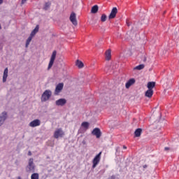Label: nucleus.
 Returning <instances> with one entry per match:
<instances>
[{
    "label": "nucleus",
    "instance_id": "nucleus-1",
    "mask_svg": "<svg viewBox=\"0 0 179 179\" xmlns=\"http://www.w3.org/2000/svg\"><path fill=\"white\" fill-rule=\"evenodd\" d=\"M51 96H52V92L50 90H46L44 91V92L42 94L41 100L43 103L45 101H48L50 99H51Z\"/></svg>",
    "mask_w": 179,
    "mask_h": 179
},
{
    "label": "nucleus",
    "instance_id": "nucleus-17",
    "mask_svg": "<svg viewBox=\"0 0 179 179\" xmlns=\"http://www.w3.org/2000/svg\"><path fill=\"white\" fill-rule=\"evenodd\" d=\"M76 65L79 69H82V68L85 66V64L80 60H77L76 62Z\"/></svg>",
    "mask_w": 179,
    "mask_h": 179
},
{
    "label": "nucleus",
    "instance_id": "nucleus-22",
    "mask_svg": "<svg viewBox=\"0 0 179 179\" xmlns=\"http://www.w3.org/2000/svg\"><path fill=\"white\" fill-rule=\"evenodd\" d=\"M145 68V64H139L138 66H136V67L134 68V71H141Z\"/></svg>",
    "mask_w": 179,
    "mask_h": 179
},
{
    "label": "nucleus",
    "instance_id": "nucleus-23",
    "mask_svg": "<svg viewBox=\"0 0 179 179\" xmlns=\"http://www.w3.org/2000/svg\"><path fill=\"white\" fill-rule=\"evenodd\" d=\"M31 40H33V37L31 36H29L26 41V45H25L26 48H27V47H29V45H30Z\"/></svg>",
    "mask_w": 179,
    "mask_h": 179
},
{
    "label": "nucleus",
    "instance_id": "nucleus-11",
    "mask_svg": "<svg viewBox=\"0 0 179 179\" xmlns=\"http://www.w3.org/2000/svg\"><path fill=\"white\" fill-rule=\"evenodd\" d=\"M118 13V9H117L116 7H114L112 10L111 13L109 15V19H114V17H115V16H117V13Z\"/></svg>",
    "mask_w": 179,
    "mask_h": 179
},
{
    "label": "nucleus",
    "instance_id": "nucleus-9",
    "mask_svg": "<svg viewBox=\"0 0 179 179\" xmlns=\"http://www.w3.org/2000/svg\"><path fill=\"white\" fill-rule=\"evenodd\" d=\"M64 135H65V133H64V131H62V129H58L55 130L54 133V138H55L56 139H58V138H62Z\"/></svg>",
    "mask_w": 179,
    "mask_h": 179
},
{
    "label": "nucleus",
    "instance_id": "nucleus-3",
    "mask_svg": "<svg viewBox=\"0 0 179 179\" xmlns=\"http://www.w3.org/2000/svg\"><path fill=\"white\" fill-rule=\"evenodd\" d=\"M101 152H100L99 154H97L94 159L92 160V169H96L97 166V164L100 163V160L101 159Z\"/></svg>",
    "mask_w": 179,
    "mask_h": 179
},
{
    "label": "nucleus",
    "instance_id": "nucleus-32",
    "mask_svg": "<svg viewBox=\"0 0 179 179\" xmlns=\"http://www.w3.org/2000/svg\"><path fill=\"white\" fill-rule=\"evenodd\" d=\"M123 149L127 150V146L123 145Z\"/></svg>",
    "mask_w": 179,
    "mask_h": 179
},
{
    "label": "nucleus",
    "instance_id": "nucleus-24",
    "mask_svg": "<svg viewBox=\"0 0 179 179\" xmlns=\"http://www.w3.org/2000/svg\"><path fill=\"white\" fill-rule=\"evenodd\" d=\"M81 126L83 127V128H85L86 129H87V128H89V122H84L82 123Z\"/></svg>",
    "mask_w": 179,
    "mask_h": 179
},
{
    "label": "nucleus",
    "instance_id": "nucleus-34",
    "mask_svg": "<svg viewBox=\"0 0 179 179\" xmlns=\"http://www.w3.org/2000/svg\"><path fill=\"white\" fill-rule=\"evenodd\" d=\"M111 178H112V179H114V178H115V176H111Z\"/></svg>",
    "mask_w": 179,
    "mask_h": 179
},
{
    "label": "nucleus",
    "instance_id": "nucleus-27",
    "mask_svg": "<svg viewBox=\"0 0 179 179\" xmlns=\"http://www.w3.org/2000/svg\"><path fill=\"white\" fill-rule=\"evenodd\" d=\"M50 5H51V3L50 2H48V3H45V6L43 8L45 9V10H48V8H50Z\"/></svg>",
    "mask_w": 179,
    "mask_h": 179
},
{
    "label": "nucleus",
    "instance_id": "nucleus-19",
    "mask_svg": "<svg viewBox=\"0 0 179 179\" xmlns=\"http://www.w3.org/2000/svg\"><path fill=\"white\" fill-rule=\"evenodd\" d=\"M37 33H38V25H37L34 29L31 31L30 36L31 37H34V36H36V34H37Z\"/></svg>",
    "mask_w": 179,
    "mask_h": 179
},
{
    "label": "nucleus",
    "instance_id": "nucleus-18",
    "mask_svg": "<svg viewBox=\"0 0 179 179\" xmlns=\"http://www.w3.org/2000/svg\"><path fill=\"white\" fill-rule=\"evenodd\" d=\"M6 79H8V68H6L3 71V83H5L6 82Z\"/></svg>",
    "mask_w": 179,
    "mask_h": 179
},
{
    "label": "nucleus",
    "instance_id": "nucleus-6",
    "mask_svg": "<svg viewBox=\"0 0 179 179\" xmlns=\"http://www.w3.org/2000/svg\"><path fill=\"white\" fill-rule=\"evenodd\" d=\"M69 20L73 26H78V20L76 19V13L72 12L70 14Z\"/></svg>",
    "mask_w": 179,
    "mask_h": 179
},
{
    "label": "nucleus",
    "instance_id": "nucleus-14",
    "mask_svg": "<svg viewBox=\"0 0 179 179\" xmlns=\"http://www.w3.org/2000/svg\"><path fill=\"white\" fill-rule=\"evenodd\" d=\"M145 97H148V99L152 98L153 96V90H148L145 94Z\"/></svg>",
    "mask_w": 179,
    "mask_h": 179
},
{
    "label": "nucleus",
    "instance_id": "nucleus-20",
    "mask_svg": "<svg viewBox=\"0 0 179 179\" xmlns=\"http://www.w3.org/2000/svg\"><path fill=\"white\" fill-rule=\"evenodd\" d=\"M141 134H142V129H137L134 131V135H135L136 138H139V136H141Z\"/></svg>",
    "mask_w": 179,
    "mask_h": 179
},
{
    "label": "nucleus",
    "instance_id": "nucleus-2",
    "mask_svg": "<svg viewBox=\"0 0 179 179\" xmlns=\"http://www.w3.org/2000/svg\"><path fill=\"white\" fill-rule=\"evenodd\" d=\"M36 170V166L34 165V160L33 158L29 159L28 162V165L26 167L27 173H34Z\"/></svg>",
    "mask_w": 179,
    "mask_h": 179
},
{
    "label": "nucleus",
    "instance_id": "nucleus-21",
    "mask_svg": "<svg viewBox=\"0 0 179 179\" xmlns=\"http://www.w3.org/2000/svg\"><path fill=\"white\" fill-rule=\"evenodd\" d=\"M97 12H99V6H97V5L94 6L91 9V13H97Z\"/></svg>",
    "mask_w": 179,
    "mask_h": 179
},
{
    "label": "nucleus",
    "instance_id": "nucleus-26",
    "mask_svg": "<svg viewBox=\"0 0 179 179\" xmlns=\"http://www.w3.org/2000/svg\"><path fill=\"white\" fill-rule=\"evenodd\" d=\"M107 20V15L106 14H103L101 17V22H106Z\"/></svg>",
    "mask_w": 179,
    "mask_h": 179
},
{
    "label": "nucleus",
    "instance_id": "nucleus-7",
    "mask_svg": "<svg viewBox=\"0 0 179 179\" xmlns=\"http://www.w3.org/2000/svg\"><path fill=\"white\" fill-rule=\"evenodd\" d=\"M6 120H8V113L4 111L0 114V127H1V125H3Z\"/></svg>",
    "mask_w": 179,
    "mask_h": 179
},
{
    "label": "nucleus",
    "instance_id": "nucleus-13",
    "mask_svg": "<svg viewBox=\"0 0 179 179\" xmlns=\"http://www.w3.org/2000/svg\"><path fill=\"white\" fill-rule=\"evenodd\" d=\"M135 83V80L134 78H131L130 80H128V82L126 83L125 87L126 89H129L132 85Z\"/></svg>",
    "mask_w": 179,
    "mask_h": 179
},
{
    "label": "nucleus",
    "instance_id": "nucleus-25",
    "mask_svg": "<svg viewBox=\"0 0 179 179\" xmlns=\"http://www.w3.org/2000/svg\"><path fill=\"white\" fill-rule=\"evenodd\" d=\"M38 178H39L38 173H33L31 176V179H38Z\"/></svg>",
    "mask_w": 179,
    "mask_h": 179
},
{
    "label": "nucleus",
    "instance_id": "nucleus-29",
    "mask_svg": "<svg viewBox=\"0 0 179 179\" xmlns=\"http://www.w3.org/2000/svg\"><path fill=\"white\" fill-rule=\"evenodd\" d=\"M164 150H170V148H169V147H165V148H164Z\"/></svg>",
    "mask_w": 179,
    "mask_h": 179
},
{
    "label": "nucleus",
    "instance_id": "nucleus-33",
    "mask_svg": "<svg viewBox=\"0 0 179 179\" xmlns=\"http://www.w3.org/2000/svg\"><path fill=\"white\" fill-rule=\"evenodd\" d=\"M17 179H22L20 176L17 177Z\"/></svg>",
    "mask_w": 179,
    "mask_h": 179
},
{
    "label": "nucleus",
    "instance_id": "nucleus-36",
    "mask_svg": "<svg viewBox=\"0 0 179 179\" xmlns=\"http://www.w3.org/2000/svg\"><path fill=\"white\" fill-rule=\"evenodd\" d=\"M0 29H1V25H0Z\"/></svg>",
    "mask_w": 179,
    "mask_h": 179
},
{
    "label": "nucleus",
    "instance_id": "nucleus-30",
    "mask_svg": "<svg viewBox=\"0 0 179 179\" xmlns=\"http://www.w3.org/2000/svg\"><path fill=\"white\" fill-rule=\"evenodd\" d=\"M26 1L27 0H22V4L23 5L24 3H26Z\"/></svg>",
    "mask_w": 179,
    "mask_h": 179
},
{
    "label": "nucleus",
    "instance_id": "nucleus-12",
    "mask_svg": "<svg viewBox=\"0 0 179 179\" xmlns=\"http://www.w3.org/2000/svg\"><path fill=\"white\" fill-rule=\"evenodd\" d=\"M56 106H65L66 104V99H59L55 101Z\"/></svg>",
    "mask_w": 179,
    "mask_h": 179
},
{
    "label": "nucleus",
    "instance_id": "nucleus-16",
    "mask_svg": "<svg viewBox=\"0 0 179 179\" xmlns=\"http://www.w3.org/2000/svg\"><path fill=\"white\" fill-rule=\"evenodd\" d=\"M156 86L155 82H149L148 83L147 87L149 90H153V88Z\"/></svg>",
    "mask_w": 179,
    "mask_h": 179
},
{
    "label": "nucleus",
    "instance_id": "nucleus-10",
    "mask_svg": "<svg viewBox=\"0 0 179 179\" xmlns=\"http://www.w3.org/2000/svg\"><path fill=\"white\" fill-rule=\"evenodd\" d=\"M92 135H94L96 138H99L101 136V131L99 128H95L92 131Z\"/></svg>",
    "mask_w": 179,
    "mask_h": 179
},
{
    "label": "nucleus",
    "instance_id": "nucleus-28",
    "mask_svg": "<svg viewBox=\"0 0 179 179\" xmlns=\"http://www.w3.org/2000/svg\"><path fill=\"white\" fill-rule=\"evenodd\" d=\"M69 82H75L76 80V78H72L71 76L69 78Z\"/></svg>",
    "mask_w": 179,
    "mask_h": 179
},
{
    "label": "nucleus",
    "instance_id": "nucleus-8",
    "mask_svg": "<svg viewBox=\"0 0 179 179\" xmlns=\"http://www.w3.org/2000/svg\"><path fill=\"white\" fill-rule=\"evenodd\" d=\"M40 125H41V121L38 119H36L29 124V127H31V128H36V127H40Z\"/></svg>",
    "mask_w": 179,
    "mask_h": 179
},
{
    "label": "nucleus",
    "instance_id": "nucleus-15",
    "mask_svg": "<svg viewBox=\"0 0 179 179\" xmlns=\"http://www.w3.org/2000/svg\"><path fill=\"white\" fill-rule=\"evenodd\" d=\"M105 55L106 59L107 61H110V59H111V50L108 49V50H106Z\"/></svg>",
    "mask_w": 179,
    "mask_h": 179
},
{
    "label": "nucleus",
    "instance_id": "nucleus-4",
    "mask_svg": "<svg viewBox=\"0 0 179 179\" xmlns=\"http://www.w3.org/2000/svg\"><path fill=\"white\" fill-rule=\"evenodd\" d=\"M63 89H64V83H61L57 85L54 92L55 96H59V93L62 92Z\"/></svg>",
    "mask_w": 179,
    "mask_h": 179
},
{
    "label": "nucleus",
    "instance_id": "nucleus-31",
    "mask_svg": "<svg viewBox=\"0 0 179 179\" xmlns=\"http://www.w3.org/2000/svg\"><path fill=\"white\" fill-rule=\"evenodd\" d=\"M3 3V0H0V5H2Z\"/></svg>",
    "mask_w": 179,
    "mask_h": 179
},
{
    "label": "nucleus",
    "instance_id": "nucleus-35",
    "mask_svg": "<svg viewBox=\"0 0 179 179\" xmlns=\"http://www.w3.org/2000/svg\"><path fill=\"white\" fill-rule=\"evenodd\" d=\"M143 167H144V169H146V165H145V166H144Z\"/></svg>",
    "mask_w": 179,
    "mask_h": 179
},
{
    "label": "nucleus",
    "instance_id": "nucleus-5",
    "mask_svg": "<svg viewBox=\"0 0 179 179\" xmlns=\"http://www.w3.org/2000/svg\"><path fill=\"white\" fill-rule=\"evenodd\" d=\"M57 57V51L54 50L50 57V60L48 64V69L50 70L52 68V65H54V61H55V58Z\"/></svg>",
    "mask_w": 179,
    "mask_h": 179
}]
</instances>
